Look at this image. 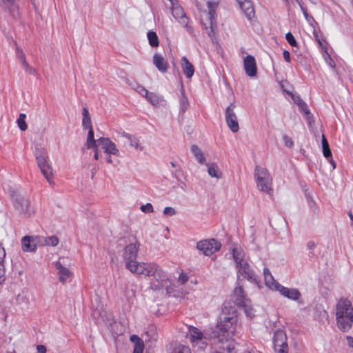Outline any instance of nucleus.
<instances>
[{"label": "nucleus", "mask_w": 353, "mask_h": 353, "mask_svg": "<svg viewBox=\"0 0 353 353\" xmlns=\"http://www.w3.org/2000/svg\"><path fill=\"white\" fill-rule=\"evenodd\" d=\"M196 6L200 12L201 23L210 38L215 36L217 29L216 9L217 3L211 0H196Z\"/></svg>", "instance_id": "nucleus-1"}, {"label": "nucleus", "mask_w": 353, "mask_h": 353, "mask_svg": "<svg viewBox=\"0 0 353 353\" xmlns=\"http://www.w3.org/2000/svg\"><path fill=\"white\" fill-rule=\"evenodd\" d=\"M140 248V243L134 239L130 242L123 250L122 257L125 262V268L132 273L137 274L142 270L145 263H139L136 261L138 251Z\"/></svg>", "instance_id": "nucleus-2"}, {"label": "nucleus", "mask_w": 353, "mask_h": 353, "mask_svg": "<svg viewBox=\"0 0 353 353\" xmlns=\"http://www.w3.org/2000/svg\"><path fill=\"white\" fill-rule=\"evenodd\" d=\"M237 312L236 309L225 307L217 323L218 330L225 337H230L234 334L237 326Z\"/></svg>", "instance_id": "nucleus-3"}, {"label": "nucleus", "mask_w": 353, "mask_h": 353, "mask_svg": "<svg viewBox=\"0 0 353 353\" xmlns=\"http://www.w3.org/2000/svg\"><path fill=\"white\" fill-rule=\"evenodd\" d=\"M142 270L137 274H143L146 276H153L157 281L166 282L168 279V275L162 268L154 263H144Z\"/></svg>", "instance_id": "nucleus-4"}, {"label": "nucleus", "mask_w": 353, "mask_h": 353, "mask_svg": "<svg viewBox=\"0 0 353 353\" xmlns=\"http://www.w3.org/2000/svg\"><path fill=\"white\" fill-rule=\"evenodd\" d=\"M12 202L14 210L19 214L26 216H29L33 212L32 208L30 205L29 200L23 195L14 192L12 194Z\"/></svg>", "instance_id": "nucleus-5"}, {"label": "nucleus", "mask_w": 353, "mask_h": 353, "mask_svg": "<svg viewBox=\"0 0 353 353\" xmlns=\"http://www.w3.org/2000/svg\"><path fill=\"white\" fill-rule=\"evenodd\" d=\"M167 8L171 10L173 17L189 32H192V28L188 26L189 19L183 11V8L178 3L177 1L175 3H171V6H168L167 3H165Z\"/></svg>", "instance_id": "nucleus-6"}, {"label": "nucleus", "mask_w": 353, "mask_h": 353, "mask_svg": "<svg viewBox=\"0 0 353 353\" xmlns=\"http://www.w3.org/2000/svg\"><path fill=\"white\" fill-rule=\"evenodd\" d=\"M235 102L233 101L225 109V121L229 129L234 133L237 132L239 130L238 119L235 114L236 108Z\"/></svg>", "instance_id": "nucleus-7"}, {"label": "nucleus", "mask_w": 353, "mask_h": 353, "mask_svg": "<svg viewBox=\"0 0 353 353\" xmlns=\"http://www.w3.org/2000/svg\"><path fill=\"white\" fill-rule=\"evenodd\" d=\"M221 244L214 239L202 240L197 243L196 248L206 256H210L220 250Z\"/></svg>", "instance_id": "nucleus-8"}, {"label": "nucleus", "mask_w": 353, "mask_h": 353, "mask_svg": "<svg viewBox=\"0 0 353 353\" xmlns=\"http://www.w3.org/2000/svg\"><path fill=\"white\" fill-rule=\"evenodd\" d=\"M118 141L124 145H129L134 148L137 151H142L143 148L139 143V139L134 134H128L125 132L119 133Z\"/></svg>", "instance_id": "nucleus-9"}, {"label": "nucleus", "mask_w": 353, "mask_h": 353, "mask_svg": "<svg viewBox=\"0 0 353 353\" xmlns=\"http://www.w3.org/2000/svg\"><path fill=\"white\" fill-rule=\"evenodd\" d=\"M336 317L353 316V308L347 299H341L336 305Z\"/></svg>", "instance_id": "nucleus-10"}, {"label": "nucleus", "mask_w": 353, "mask_h": 353, "mask_svg": "<svg viewBox=\"0 0 353 353\" xmlns=\"http://www.w3.org/2000/svg\"><path fill=\"white\" fill-rule=\"evenodd\" d=\"M188 329L189 339L192 343L206 345L205 340L207 338L200 330L194 326H190Z\"/></svg>", "instance_id": "nucleus-11"}, {"label": "nucleus", "mask_w": 353, "mask_h": 353, "mask_svg": "<svg viewBox=\"0 0 353 353\" xmlns=\"http://www.w3.org/2000/svg\"><path fill=\"white\" fill-rule=\"evenodd\" d=\"M97 143L101 145L103 150L106 154L119 156V151L117 149L114 143H113L109 138H99L97 139Z\"/></svg>", "instance_id": "nucleus-12"}, {"label": "nucleus", "mask_w": 353, "mask_h": 353, "mask_svg": "<svg viewBox=\"0 0 353 353\" xmlns=\"http://www.w3.org/2000/svg\"><path fill=\"white\" fill-rule=\"evenodd\" d=\"M40 245L39 236H26L21 239V248L24 252H34Z\"/></svg>", "instance_id": "nucleus-13"}, {"label": "nucleus", "mask_w": 353, "mask_h": 353, "mask_svg": "<svg viewBox=\"0 0 353 353\" xmlns=\"http://www.w3.org/2000/svg\"><path fill=\"white\" fill-rule=\"evenodd\" d=\"M243 67L245 74L250 77H255L257 73V68L255 59L252 55H247L243 60Z\"/></svg>", "instance_id": "nucleus-14"}, {"label": "nucleus", "mask_w": 353, "mask_h": 353, "mask_svg": "<svg viewBox=\"0 0 353 353\" xmlns=\"http://www.w3.org/2000/svg\"><path fill=\"white\" fill-rule=\"evenodd\" d=\"M277 288L276 291L279 292L283 296L288 299L299 301L301 297L300 292L296 288H288L281 285H277Z\"/></svg>", "instance_id": "nucleus-15"}, {"label": "nucleus", "mask_w": 353, "mask_h": 353, "mask_svg": "<svg viewBox=\"0 0 353 353\" xmlns=\"http://www.w3.org/2000/svg\"><path fill=\"white\" fill-rule=\"evenodd\" d=\"M238 270V273L241 275L243 278L248 280L255 281V274L254 271L250 268L248 261H245L240 265L236 266Z\"/></svg>", "instance_id": "nucleus-16"}, {"label": "nucleus", "mask_w": 353, "mask_h": 353, "mask_svg": "<svg viewBox=\"0 0 353 353\" xmlns=\"http://www.w3.org/2000/svg\"><path fill=\"white\" fill-rule=\"evenodd\" d=\"M232 299L235 304L239 306L245 304V301H248V299L246 298L245 292L241 286H237L234 288Z\"/></svg>", "instance_id": "nucleus-17"}, {"label": "nucleus", "mask_w": 353, "mask_h": 353, "mask_svg": "<svg viewBox=\"0 0 353 353\" xmlns=\"http://www.w3.org/2000/svg\"><path fill=\"white\" fill-rule=\"evenodd\" d=\"M55 267L58 270L59 281L64 284L71 275L70 270L61 264L60 260L55 262Z\"/></svg>", "instance_id": "nucleus-18"}, {"label": "nucleus", "mask_w": 353, "mask_h": 353, "mask_svg": "<svg viewBox=\"0 0 353 353\" xmlns=\"http://www.w3.org/2000/svg\"><path fill=\"white\" fill-rule=\"evenodd\" d=\"M336 321L339 328L346 332L350 330L353 323V316H344L343 317H336Z\"/></svg>", "instance_id": "nucleus-19"}, {"label": "nucleus", "mask_w": 353, "mask_h": 353, "mask_svg": "<svg viewBox=\"0 0 353 353\" xmlns=\"http://www.w3.org/2000/svg\"><path fill=\"white\" fill-rule=\"evenodd\" d=\"M153 63L161 72H165L168 70V64L163 57L159 54L156 53L154 54Z\"/></svg>", "instance_id": "nucleus-20"}, {"label": "nucleus", "mask_w": 353, "mask_h": 353, "mask_svg": "<svg viewBox=\"0 0 353 353\" xmlns=\"http://www.w3.org/2000/svg\"><path fill=\"white\" fill-rule=\"evenodd\" d=\"M274 347L287 345V336L284 331L279 330L274 332L273 337Z\"/></svg>", "instance_id": "nucleus-21"}, {"label": "nucleus", "mask_w": 353, "mask_h": 353, "mask_svg": "<svg viewBox=\"0 0 353 353\" xmlns=\"http://www.w3.org/2000/svg\"><path fill=\"white\" fill-rule=\"evenodd\" d=\"M263 275H264V281L265 285L272 290H276L277 285H280L281 284L279 283L276 280H274V277L272 276V274L270 273L269 269L264 268L263 270Z\"/></svg>", "instance_id": "nucleus-22"}, {"label": "nucleus", "mask_w": 353, "mask_h": 353, "mask_svg": "<svg viewBox=\"0 0 353 353\" xmlns=\"http://www.w3.org/2000/svg\"><path fill=\"white\" fill-rule=\"evenodd\" d=\"M181 68L183 74L187 78L190 79L193 76L194 68L185 57L181 58Z\"/></svg>", "instance_id": "nucleus-23"}, {"label": "nucleus", "mask_w": 353, "mask_h": 353, "mask_svg": "<svg viewBox=\"0 0 353 353\" xmlns=\"http://www.w3.org/2000/svg\"><path fill=\"white\" fill-rule=\"evenodd\" d=\"M0 6L9 14L15 16L17 13V6L15 0H0Z\"/></svg>", "instance_id": "nucleus-24"}, {"label": "nucleus", "mask_w": 353, "mask_h": 353, "mask_svg": "<svg viewBox=\"0 0 353 353\" xmlns=\"http://www.w3.org/2000/svg\"><path fill=\"white\" fill-rule=\"evenodd\" d=\"M34 156H35V158L37 160L38 167L39 168L45 165L48 164V163H47L48 154L45 149L37 148L34 152Z\"/></svg>", "instance_id": "nucleus-25"}, {"label": "nucleus", "mask_w": 353, "mask_h": 353, "mask_svg": "<svg viewBox=\"0 0 353 353\" xmlns=\"http://www.w3.org/2000/svg\"><path fill=\"white\" fill-rule=\"evenodd\" d=\"M258 188L267 194H271L272 189L271 188L272 177H268L266 179L256 180Z\"/></svg>", "instance_id": "nucleus-26"}, {"label": "nucleus", "mask_w": 353, "mask_h": 353, "mask_svg": "<svg viewBox=\"0 0 353 353\" xmlns=\"http://www.w3.org/2000/svg\"><path fill=\"white\" fill-rule=\"evenodd\" d=\"M208 173L211 177L219 179L222 177V172L215 163H207Z\"/></svg>", "instance_id": "nucleus-27"}, {"label": "nucleus", "mask_w": 353, "mask_h": 353, "mask_svg": "<svg viewBox=\"0 0 353 353\" xmlns=\"http://www.w3.org/2000/svg\"><path fill=\"white\" fill-rule=\"evenodd\" d=\"M239 6L249 19H251L254 16V11L251 1L248 0L244 1L239 4Z\"/></svg>", "instance_id": "nucleus-28"}, {"label": "nucleus", "mask_w": 353, "mask_h": 353, "mask_svg": "<svg viewBox=\"0 0 353 353\" xmlns=\"http://www.w3.org/2000/svg\"><path fill=\"white\" fill-rule=\"evenodd\" d=\"M232 256H233V259L235 261L236 266L247 261L244 259L245 253L241 248H233L232 249Z\"/></svg>", "instance_id": "nucleus-29"}, {"label": "nucleus", "mask_w": 353, "mask_h": 353, "mask_svg": "<svg viewBox=\"0 0 353 353\" xmlns=\"http://www.w3.org/2000/svg\"><path fill=\"white\" fill-rule=\"evenodd\" d=\"M130 340L134 345L133 353H143L144 350L143 341L137 335H132Z\"/></svg>", "instance_id": "nucleus-30"}, {"label": "nucleus", "mask_w": 353, "mask_h": 353, "mask_svg": "<svg viewBox=\"0 0 353 353\" xmlns=\"http://www.w3.org/2000/svg\"><path fill=\"white\" fill-rule=\"evenodd\" d=\"M40 245L56 246L59 243V239L55 236H39Z\"/></svg>", "instance_id": "nucleus-31"}, {"label": "nucleus", "mask_w": 353, "mask_h": 353, "mask_svg": "<svg viewBox=\"0 0 353 353\" xmlns=\"http://www.w3.org/2000/svg\"><path fill=\"white\" fill-rule=\"evenodd\" d=\"M39 169L41 170V173L45 176V178L47 179L48 183L50 185H52L54 183L52 181L53 174H52V168L51 165L48 163V164L42 166Z\"/></svg>", "instance_id": "nucleus-32"}, {"label": "nucleus", "mask_w": 353, "mask_h": 353, "mask_svg": "<svg viewBox=\"0 0 353 353\" xmlns=\"http://www.w3.org/2000/svg\"><path fill=\"white\" fill-rule=\"evenodd\" d=\"M292 99L294 103L297 104L299 109L309 117L310 115V112L306 103L302 99H301L299 96H292Z\"/></svg>", "instance_id": "nucleus-33"}, {"label": "nucleus", "mask_w": 353, "mask_h": 353, "mask_svg": "<svg viewBox=\"0 0 353 353\" xmlns=\"http://www.w3.org/2000/svg\"><path fill=\"white\" fill-rule=\"evenodd\" d=\"M82 114H83L82 126H83V129L89 130L90 128H92L90 115L89 114L88 110L86 108H83Z\"/></svg>", "instance_id": "nucleus-34"}, {"label": "nucleus", "mask_w": 353, "mask_h": 353, "mask_svg": "<svg viewBox=\"0 0 353 353\" xmlns=\"http://www.w3.org/2000/svg\"><path fill=\"white\" fill-rule=\"evenodd\" d=\"M254 174L256 180H267L268 177H271L268 170L266 168L259 166H256L254 170Z\"/></svg>", "instance_id": "nucleus-35"}, {"label": "nucleus", "mask_w": 353, "mask_h": 353, "mask_svg": "<svg viewBox=\"0 0 353 353\" xmlns=\"http://www.w3.org/2000/svg\"><path fill=\"white\" fill-rule=\"evenodd\" d=\"M191 151L199 163L203 164L205 163V158L204 157V154L197 145H192Z\"/></svg>", "instance_id": "nucleus-36"}, {"label": "nucleus", "mask_w": 353, "mask_h": 353, "mask_svg": "<svg viewBox=\"0 0 353 353\" xmlns=\"http://www.w3.org/2000/svg\"><path fill=\"white\" fill-rule=\"evenodd\" d=\"M97 140L94 138V131L92 128L88 130V137L85 142V147L87 149H90L92 147L96 146Z\"/></svg>", "instance_id": "nucleus-37"}, {"label": "nucleus", "mask_w": 353, "mask_h": 353, "mask_svg": "<svg viewBox=\"0 0 353 353\" xmlns=\"http://www.w3.org/2000/svg\"><path fill=\"white\" fill-rule=\"evenodd\" d=\"M322 149L323 154L327 159H329L332 157V155L329 143L323 134L322 136Z\"/></svg>", "instance_id": "nucleus-38"}, {"label": "nucleus", "mask_w": 353, "mask_h": 353, "mask_svg": "<svg viewBox=\"0 0 353 353\" xmlns=\"http://www.w3.org/2000/svg\"><path fill=\"white\" fill-rule=\"evenodd\" d=\"M147 37L148 39V42L152 47L159 46V41L157 34L155 32L152 30L149 31L147 33Z\"/></svg>", "instance_id": "nucleus-39"}, {"label": "nucleus", "mask_w": 353, "mask_h": 353, "mask_svg": "<svg viewBox=\"0 0 353 353\" xmlns=\"http://www.w3.org/2000/svg\"><path fill=\"white\" fill-rule=\"evenodd\" d=\"M189 106V101L188 97L184 94L183 90L181 92V97L180 99V113L184 114Z\"/></svg>", "instance_id": "nucleus-40"}, {"label": "nucleus", "mask_w": 353, "mask_h": 353, "mask_svg": "<svg viewBox=\"0 0 353 353\" xmlns=\"http://www.w3.org/2000/svg\"><path fill=\"white\" fill-rule=\"evenodd\" d=\"M250 301H245V304H242L240 306L244 308V312L248 317L252 319L255 316V311L252 307L250 305Z\"/></svg>", "instance_id": "nucleus-41"}, {"label": "nucleus", "mask_w": 353, "mask_h": 353, "mask_svg": "<svg viewBox=\"0 0 353 353\" xmlns=\"http://www.w3.org/2000/svg\"><path fill=\"white\" fill-rule=\"evenodd\" d=\"M26 118V115L23 113H21L19 116V118L17 120L18 127L22 131H25L28 128V125L25 121Z\"/></svg>", "instance_id": "nucleus-42"}, {"label": "nucleus", "mask_w": 353, "mask_h": 353, "mask_svg": "<svg viewBox=\"0 0 353 353\" xmlns=\"http://www.w3.org/2000/svg\"><path fill=\"white\" fill-rule=\"evenodd\" d=\"M147 100L153 105H158L160 101V97L154 93L148 92L145 96Z\"/></svg>", "instance_id": "nucleus-43"}, {"label": "nucleus", "mask_w": 353, "mask_h": 353, "mask_svg": "<svg viewBox=\"0 0 353 353\" xmlns=\"http://www.w3.org/2000/svg\"><path fill=\"white\" fill-rule=\"evenodd\" d=\"M323 52V57L324 59L325 60L326 63L332 68H335V63L334 60L331 58L330 55L329 54L327 50L325 49Z\"/></svg>", "instance_id": "nucleus-44"}, {"label": "nucleus", "mask_w": 353, "mask_h": 353, "mask_svg": "<svg viewBox=\"0 0 353 353\" xmlns=\"http://www.w3.org/2000/svg\"><path fill=\"white\" fill-rule=\"evenodd\" d=\"M299 4L300 6L301 10L305 19L308 22H311L312 21H314V18L312 16L309 15V14L307 13V8L303 6L302 3L299 2Z\"/></svg>", "instance_id": "nucleus-45"}, {"label": "nucleus", "mask_w": 353, "mask_h": 353, "mask_svg": "<svg viewBox=\"0 0 353 353\" xmlns=\"http://www.w3.org/2000/svg\"><path fill=\"white\" fill-rule=\"evenodd\" d=\"M285 39L290 46H296V41L291 32H289L285 34Z\"/></svg>", "instance_id": "nucleus-46"}, {"label": "nucleus", "mask_w": 353, "mask_h": 353, "mask_svg": "<svg viewBox=\"0 0 353 353\" xmlns=\"http://www.w3.org/2000/svg\"><path fill=\"white\" fill-rule=\"evenodd\" d=\"M140 209L144 213H152L154 212L153 206L150 203H148L145 205H142Z\"/></svg>", "instance_id": "nucleus-47"}, {"label": "nucleus", "mask_w": 353, "mask_h": 353, "mask_svg": "<svg viewBox=\"0 0 353 353\" xmlns=\"http://www.w3.org/2000/svg\"><path fill=\"white\" fill-rule=\"evenodd\" d=\"M21 65L23 67L25 71L30 74H36V70L32 68L27 61H25L24 63H21Z\"/></svg>", "instance_id": "nucleus-48"}, {"label": "nucleus", "mask_w": 353, "mask_h": 353, "mask_svg": "<svg viewBox=\"0 0 353 353\" xmlns=\"http://www.w3.org/2000/svg\"><path fill=\"white\" fill-rule=\"evenodd\" d=\"M16 54L17 58L19 59L21 64L26 61V55L21 49L17 48L16 50Z\"/></svg>", "instance_id": "nucleus-49"}, {"label": "nucleus", "mask_w": 353, "mask_h": 353, "mask_svg": "<svg viewBox=\"0 0 353 353\" xmlns=\"http://www.w3.org/2000/svg\"><path fill=\"white\" fill-rule=\"evenodd\" d=\"M284 144L286 147L292 148L294 145V142L292 139L286 134L283 135L282 137Z\"/></svg>", "instance_id": "nucleus-50"}, {"label": "nucleus", "mask_w": 353, "mask_h": 353, "mask_svg": "<svg viewBox=\"0 0 353 353\" xmlns=\"http://www.w3.org/2000/svg\"><path fill=\"white\" fill-rule=\"evenodd\" d=\"M6 280L5 269L3 263H0V285H2Z\"/></svg>", "instance_id": "nucleus-51"}, {"label": "nucleus", "mask_w": 353, "mask_h": 353, "mask_svg": "<svg viewBox=\"0 0 353 353\" xmlns=\"http://www.w3.org/2000/svg\"><path fill=\"white\" fill-rule=\"evenodd\" d=\"M314 37L319 47L321 48V50L323 51L324 50L327 49L326 45L324 44L323 41V39L321 37H319L316 33H314Z\"/></svg>", "instance_id": "nucleus-52"}, {"label": "nucleus", "mask_w": 353, "mask_h": 353, "mask_svg": "<svg viewBox=\"0 0 353 353\" xmlns=\"http://www.w3.org/2000/svg\"><path fill=\"white\" fill-rule=\"evenodd\" d=\"M174 353H191L190 349L185 345H180Z\"/></svg>", "instance_id": "nucleus-53"}, {"label": "nucleus", "mask_w": 353, "mask_h": 353, "mask_svg": "<svg viewBox=\"0 0 353 353\" xmlns=\"http://www.w3.org/2000/svg\"><path fill=\"white\" fill-rule=\"evenodd\" d=\"M163 214L168 216H173L176 214V211L172 207H165L163 210Z\"/></svg>", "instance_id": "nucleus-54"}, {"label": "nucleus", "mask_w": 353, "mask_h": 353, "mask_svg": "<svg viewBox=\"0 0 353 353\" xmlns=\"http://www.w3.org/2000/svg\"><path fill=\"white\" fill-rule=\"evenodd\" d=\"M274 350L276 353H288V347L287 345H283L282 347H274Z\"/></svg>", "instance_id": "nucleus-55"}, {"label": "nucleus", "mask_w": 353, "mask_h": 353, "mask_svg": "<svg viewBox=\"0 0 353 353\" xmlns=\"http://www.w3.org/2000/svg\"><path fill=\"white\" fill-rule=\"evenodd\" d=\"M188 280V276L187 274L181 273L179 276V281L181 284H185Z\"/></svg>", "instance_id": "nucleus-56"}, {"label": "nucleus", "mask_w": 353, "mask_h": 353, "mask_svg": "<svg viewBox=\"0 0 353 353\" xmlns=\"http://www.w3.org/2000/svg\"><path fill=\"white\" fill-rule=\"evenodd\" d=\"M6 257V251L2 245L0 243V263H3Z\"/></svg>", "instance_id": "nucleus-57"}, {"label": "nucleus", "mask_w": 353, "mask_h": 353, "mask_svg": "<svg viewBox=\"0 0 353 353\" xmlns=\"http://www.w3.org/2000/svg\"><path fill=\"white\" fill-rule=\"evenodd\" d=\"M283 59L288 63L290 62V54L288 50H284L283 52Z\"/></svg>", "instance_id": "nucleus-58"}, {"label": "nucleus", "mask_w": 353, "mask_h": 353, "mask_svg": "<svg viewBox=\"0 0 353 353\" xmlns=\"http://www.w3.org/2000/svg\"><path fill=\"white\" fill-rule=\"evenodd\" d=\"M37 350L38 353H46V347L43 345H37Z\"/></svg>", "instance_id": "nucleus-59"}, {"label": "nucleus", "mask_w": 353, "mask_h": 353, "mask_svg": "<svg viewBox=\"0 0 353 353\" xmlns=\"http://www.w3.org/2000/svg\"><path fill=\"white\" fill-rule=\"evenodd\" d=\"M91 148H93L94 151V159L98 160L99 159V148H98V145L96 144V146L92 147Z\"/></svg>", "instance_id": "nucleus-60"}, {"label": "nucleus", "mask_w": 353, "mask_h": 353, "mask_svg": "<svg viewBox=\"0 0 353 353\" xmlns=\"http://www.w3.org/2000/svg\"><path fill=\"white\" fill-rule=\"evenodd\" d=\"M138 92L143 96H146L149 92L145 88L143 87H139Z\"/></svg>", "instance_id": "nucleus-61"}, {"label": "nucleus", "mask_w": 353, "mask_h": 353, "mask_svg": "<svg viewBox=\"0 0 353 353\" xmlns=\"http://www.w3.org/2000/svg\"><path fill=\"white\" fill-rule=\"evenodd\" d=\"M316 247V244L314 241H310L307 243V248L308 250H312Z\"/></svg>", "instance_id": "nucleus-62"}, {"label": "nucleus", "mask_w": 353, "mask_h": 353, "mask_svg": "<svg viewBox=\"0 0 353 353\" xmlns=\"http://www.w3.org/2000/svg\"><path fill=\"white\" fill-rule=\"evenodd\" d=\"M327 160L329 161V162L332 165V169H335V168H336V163L333 160L332 157L331 158H330L329 159H327Z\"/></svg>", "instance_id": "nucleus-63"}, {"label": "nucleus", "mask_w": 353, "mask_h": 353, "mask_svg": "<svg viewBox=\"0 0 353 353\" xmlns=\"http://www.w3.org/2000/svg\"><path fill=\"white\" fill-rule=\"evenodd\" d=\"M347 339L349 340L350 341V344L352 347H353V339L350 338V337H348Z\"/></svg>", "instance_id": "nucleus-64"}]
</instances>
